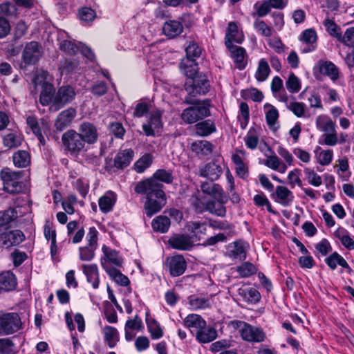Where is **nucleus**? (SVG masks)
<instances>
[{
    "instance_id": "nucleus-1",
    "label": "nucleus",
    "mask_w": 354,
    "mask_h": 354,
    "mask_svg": "<svg viewBox=\"0 0 354 354\" xmlns=\"http://www.w3.org/2000/svg\"><path fill=\"white\" fill-rule=\"evenodd\" d=\"M187 95L185 102L192 106L185 109L180 118L186 124H194L210 115L211 101L205 100H195L194 97L206 94L209 91L208 81L206 80H190L185 85Z\"/></svg>"
},
{
    "instance_id": "nucleus-2",
    "label": "nucleus",
    "mask_w": 354,
    "mask_h": 354,
    "mask_svg": "<svg viewBox=\"0 0 354 354\" xmlns=\"http://www.w3.org/2000/svg\"><path fill=\"white\" fill-rule=\"evenodd\" d=\"M137 194L146 196L145 210L148 217L160 212L166 204V196L163 191V185L156 182L151 177L137 183L134 187Z\"/></svg>"
},
{
    "instance_id": "nucleus-3",
    "label": "nucleus",
    "mask_w": 354,
    "mask_h": 354,
    "mask_svg": "<svg viewBox=\"0 0 354 354\" xmlns=\"http://www.w3.org/2000/svg\"><path fill=\"white\" fill-rule=\"evenodd\" d=\"M22 171H15L4 169L1 171L3 189L10 194L24 193L27 190L26 184L21 180Z\"/></svg>"
},
{
    "instance_id": "nucleus-4",
    "label": "nucleus",
    "mask_w": 354,
    "mask_h": 354,
    "mask_svg": "<svg viewBox=\"0 0 354 354\" xmlns=\"http://www.w3.org/2000/svg\"><path fill=\"white\" fill-rule=\"evenodd\" d=\"M62 140L64 146L73 156H77L84 150L86 142L75 130L71 129L64 133Z\"/></svg>"
},
{
    "instance_id": "nucleus-5",
    "label": "nucleus",
    "mask_w": 354,
    "mask_h": 354,
    "mask_svg": "<svg viewBox=\"0 0 354 354\" xmlns=\"http://www.w3.org/2000/svg\"><path fill=\"white\" fill-rule=\"evenodd\" d=\"M232 324L236 328H240L242 338L250 342H261L264 341L266 335L263 330L246 322L233 321Z\"/></svg>"
},
{
    "instance_id": "nucleus-6",
    "label": "nucleus",
    "mask_w": 354,
    "mask_h": 354,
    "mask_svg": "<svg viewBox=\"0 0 354 354\" xmlns=\"http://www.w3.org/2000/svg\"><path fill=\"white\" fill-rule=\"evenodd\" d=\"M21 327L19 315L16 313H8L0 315V335H8L18 331Z\"/></svg>"
},
{
    "instance_id": "nucleus-7",
    "label": "nucleus",
    "mask_w": 354,
    "mask_h": 354,
    "mask_svg": "<svg viewBox=\"0 0 354 354\" xmlns=\"http://www.w3.org/2000/svg\"><path fill=\"white\" fill-rule=\"evenodd\" d=\"M43 49L41 46L35 41L27 43L22 52V61L25 65H34L41 57Z\"/></svg>"
},
{
    "instance_id": "nucleus-8",
    "label": "nucleus",
    "mask_w": 354,
    "mask_h": 354,
    "mask_svg": "<svg viewBox=\"0 0 354 354\" xmlns=\"http://www.w3.org/2000/svg\"><path fill=\"white\" fill-rule=\"evenodd\" d=\"M102 251L103 256L101 258L100 262L105 271L114 269L115 268L113 266L117 267L122 266L123 259L115 250L103 245Z\"/></svg>"
},
{
    "instance_id": "nucleus-9",
    "label": "nucleus",
    "mask_w": 354,
    "mask_h": 354,
    "mask_svg": "<svg viewBox=\"0 0 354 354\" xmlns=\"http://www.w3.org/2000/svg\"><path fill=\"white\" fill-rule=\"evenodd\" d=\"M74 88L70 86H61L53 97V108L59 110L65 104L70 103L75 97Z\"/></svg>"
},
{
    "instance_id": "nucleus-10",
    "label": "nucleus",
    "mask_w": 354,
    "mask_h": 354,
    "mask_svg": "<svg viewBox=\"0 0 354 354\" xmlns=\"http://www.w3.org/2000/svg\"><path fill=\"white\" fill-rule=\"evenodd\" d=\"M194 241L193 237L185 234H176L171 236L168 240V244L174 249L189 251L193 246Z\"/></svg>"
},
{
    "instance_id": "nucleus-11",
    "label": "nucleus",
    "mask_w": 354,
    "mask_h": 354,
    "mask_svg": "<svg viewBox=\"0 0 354 354\" xmlns=\"http://www.w3.org/2000/svg\"><path fill=\"white\" fill-rule=\"evenodd\" d=\"M166 266L171 276L178 277L185 272L187 263L183 255L178 254L167 257L166 259Z\"/></svg>"
},
{
    "instance_id": "nucleus-12",
    "label": "nucleus",
    "mask_w": 354,
    "mask_h": 354,
    "mask_svg": "<svg viewBox=\"0 0 354 354\" xmlns=\"http://www.w3.org/2000/svg\"><path fill=\"white\" fill-rule=\"evenodd\" d=\"M25 239L24 233L18 230L0 234V245L6 248L21 243Z\"/></svg>"
},
{
    "instance_id": "nucleus-13",
    "label": "nucleus",
    "mask_w": 354,
    "mask_h": 354,
    "mask_svg": "<svg viewBox=\"0 0 354 354\" xmlns=\"http://www.w3.org/2000/svg\"><path fill=\"white\" fill-rule=\"evenodd\" d=\"M180 68L181 72L188 78L185 84L190 80H207L205 76L198 75V65L195 60L191 59H183L180 63Z\"/></svg>"
},
{
    "instance_id": "nucleus-14",
    "label": "nucleus",
    "mask_w": 354,
    "mask_h": 354,
    "mask_svg": "<svg viewBox=\"0 0 354 354\" xmlns=\"http://www.w3.org/2000/svg\"><path fill=\"white\" fill-rule=\"evenodd\" d=\"M222 173V167L214 162H208L200 167L198 171L200 176L207 178L211 181L218 180Z\"/></svg>"
},
{
    "instance_id": "nucleus-15",
    "label": "nucleus",
    "mask_w": 354,
    "mask_h": 354,
    "mask_svg": "<svg viewBox=\"0 0 354 354\" xmlns=\"http://www.w3.org/2000/svg\"><path fill=\"white\" fill-rule=\"evenodd\" d=\"M77 111L74 108H68L62 111L57 116L55 126L59 131H62L68 127L75 117Z\"/></svg>"
},
{
    "instance_id": "nucleus-16",
    "label": "nucleus",
    "mask_w": 354,
    "mask_h": 354,
    "mask_svg": "<svg viewBox=\"0 0 354 354\" xmlns=\"http://www.w3.org/2000/svg\"><path fill=\"white\" fill-rule=\"evenodd\" d=\"M85 142L93 144L97 142L98 133L96 127L90 122H83L79 128L77 132Z\"/></svg>"
},
{
    "instance_id": "nucleus-17",
    "label": "nucleus",
    "mask_w": 354,
    "mask_h": 354,
    "mask_svg": "<svg viewBox=\"0 0 354 354\" xmlns=\"http://www.w3.org/2000/svg\"><path fill=\"white\" fill-rule=\"evenodd\" d=\"M275 202L281 204L283 207L289 206L294 200L292 192L286 187L277 186L275 193L273 194Z\"/></svg>"
},
{
    "instance_id": "nucleus-18",
    "label": "nucleus",
    "mask_w": 354,
    "mask_h": 354,
    "mask_svg": "<svg viewBox=\"0 0 354 354\" xmlns=\"http://www.w3.org/2000/svg\"><path fill=\"white\" fill-rule=\"evenodd\" d=\"M83 273L86 277L87 282L92 285L94 289L99 287V272L96 264H83L82 266Z\"/></svg>"
},
{
    "instance_id": "nucleus-19",
    "label": "nucleus",
    "mask_w": 354,
    "mask_h": 354,
    "mask_svg": "<svg viewBox=\"0 0 354 354\" xmlns=\"http://www.w3.org/2000/svg\"><path fill=\"white\" fill-rule=\"evenodd\" d=\"M133 156V149H120L114 158V166L118 169L127 167L131 162Z\"/></svg>"
},
{
    "instance_id": "nucleus-20",
    "label": "nucleus",
    "mask_w": 354,
    "mask_h": 354,
    "mask_svg": "<svg viewBox=\"0 0 354 354\" xmlns=\"http://www.w3.org/2000/svg\"><path fill=\"white\" fill-rule=\"evenodd\" d=\"M161 114L159 111L152 113L147 123L142 125V130L147 136H154L155 130L162 127Z\"/></svg>"
},
{
    "instance_id": "nucleus-21",
    "label": "nucleus",
    "mask_w": 354,
    "mask_h": 354,
    "mask_svg": "<svg viewBox=\"0 0 354 354\" xmlns=\"http://www.w3.org/2000/svg\"><path fill=\"white\" fill-rule=\"evenodd\" d=\"M183 324L188 328L192 333L198 332L203 326H205L206 322L201 315L189 314L183 320Z\"/></svg>"
},
{
    "instance_id": "nucleus-22",
    "label": "nucleus",
    "mask_w": 354,
    "mask_h": 354,
    "mask_svg": "<svg viewBox=\"0 0 354 354\" xmlns=\"http://www.w3.org/2000/svg\"><path fill=\"white\" fill-rule=\"evenodd\" d=\"M229 49L231 57L234 59L236 68L240 70L245 67L246 62L245 60V50L243 48L235 45L226 46Z\"/></svg>"
},
{
    "instance_id": "nucleus-23",
    "label": "nucleus",
    "mask_w": 354,
    "mask_h": 354,
    "mask_svg": "<svg viewBox=\"0 0 354 354\" xmlns=\"http://www.w3.org/2000/svg\"><path fill=\"white\" fill-rule=\"evenodd\" d=\"M162 31L168 37L174 38L183 32V26L178 20H169L164 23Z\"/></svg>"
},
{
    "instance_id": "nucleus-24",
    "label": "nucleus",
    "mask_w": 354,
    "mask_h": 354,
    "mask_svg": "<svg viewBox=\"0 0 354 354\" xmlns=\"http://www.w3.org/2000/svg\"><path fill=\"white\" fill-rule=\"evenodd\" d=\"M225 40L226 46L233 45V41L238 44L242 43L243 40V36L239 32L238 27L234 22L229 23L225 34Z\"/></svg>"
},
{
    "instance_id": "nucleus-25",
    "label": "nucleus",
    "mask_w": 354,
    "mask_h": 354,
    "mask_svg": "<svg viewBox=\"0 0 354 354\" xmlns=\"http://www.w3.org/2000/svg\"><path fill=\"white\" fill-rule=\"evenodd\" d=\"M17 286V279L15 275L10 271L3 272L0 274V290L6 292L15 289Z\"/></svg>"
},
{
    "instance_id": "nucleus-26",
    "label": "nucleus",
    "mask_w": 354,
    "mask_h": 354,
    "mask_svg": "<svg viewBox=\"0 0 354 354\" xmlns=\"http://www.w3.org/2000/svg\"><path fill=\"white\" fill-rule=\"evenodd\" d=\"M187 228L191 232L193 240L198 241L202 236L206 234L207 225L205 222L190 221L187 225Z\"/></svg>"
},
{
    "instance_id": "nucleus-27",
    "label": "nucleus",
    "mask_w": 354,
    "mask_h": 354,
    "mask_svg": "<svg viewBox=\"0 0 354 354\" xmlns=\"http://www.w3.org/2000/svg\"><path fill=\"white\" fill-rule=\"evenodd\" d=\"M315 124L317 129L324 133H332L336 130V124L327 115H321L317 117Z\"/></svg>"
},
{
    "instance_id": "nucleus-28",
    "label": "nucleus",
    "mask_w": 354,
    "mask_h": 354,
    "mask_svg": "<svg viewBox=\"0 0 354 354\" xmlns=\"http://www.w3.org/2000/svg\"><path fill=\"white\" fill-rule=\"evenodd\" d=\"M188 303L193 310H205L212 307L211 300L207 297L191 295Z\"/></svg>"
},
{
    "instance_id": "nucleus-29",
    "label": "nucleus",
    "mask_w": 354,
    "mask_h": 354,
    "mask_svg": "<svg viewBox=\"0 0 354 354\" xmlns=\"http://www.w3.org/2000/svg\"><path fill=\"white\" fill-rule=\"evenodd\" d=\"M212 182H203L201 185V189L203 193L220 199L223 197V190L218 184L213 183Z\"/></svg>"
},
{
    "instance_id": "nucleus-30",
    "label": "nucleus",
    "mask_w": 354,
    "mask_h": 354,
    "mask_svg": "<svg viewBox=\"0 0 354 354\" xmlns=\"http://www.w3.org/2000/svg\"><path fill=\"white\" fill-rule=\"evenodd\" d=\"M170 225L171 221L169 218L164 215L158 216L151 221V227L153 231L162 234L167 232Z\"/></svg>"
},
{
    "instance_id": "nucleus-31",
    "label": "nucleus",
    "mask_w": 354,
    "mask_h": 354,
    "mask_svg": "<svg viewBox=\"0 0 354 354\" xmlns=\"http://www.w3.org/2000/svg\"><path fill=\"white\" fill-rule=\"evenodd\" d=\"M116 201V196L112 192H106L99 199V207L102 212L107 213L112 210Z\"/></svg>"
},
{
    "instance_id": "nucleus-32",
    "label": "nucleus",
    "mask_w": 354,
    "mask_h": 354,
    "mask_svg": "<svg viewBox=\"0 0 354 354\" xmlns=\"http://www.w3.org/2000/svg\"><path fill=\"white\" fill-rule=\"evenodd\" d=\"M266 120L268 125L271 129L276 130V124L279 118V111L272 105L266 103L264 105Z\"/></svg>"
},
{
    "instance_id": "nucleus-33",
    "label": "nucleus",
    "mask_w": 354,
    "mask_h": 354,
    "mask_svg": "<svg viewBox=\"0 0 354 354\" xmlns=\"http://www.w3.org/2000/svg\"><path fill=\"white\" fill-rule=\"evenodd\" d=\"M325 262L331 270H335L337 266L339 265L349 271L351 270L346 261L336 252L326 258Z\"/></svg>"
},
{
    "instance_id": "nucleus-34",
    "label": "nucleus",
    "mask_w": 354,
    "mask_h": 354,
    "mask_svg": "<svg viewBox=\"0 0 354 354\" xmlns=\"http://www.w3.org/2000/svg\"><path fill=\"white\" fill-rule=\"evenodd\" d=\"M229 256L239 260H244L246 258L245 245L241 241H235L228 248Z\"/></svg>"
},
{
    "instance_id": "nucleus-35",
    "label": "nucleus",
    "mask_w": 354,
    "mask_h": 354,
    "mask_svg": "<svg viewBox=\"0 0 354 354\" xmlns=\"http://www.w3.org/2000/svg\"><path fill=\"white\" fill-rule=\"evenodd\" d=\"M319 71L322 74L327 75L333 81L338 79L339 72L338 68L331 62H323L319 64Z\"/></svg>"
},
{
    "instance_id": "nucleus-36",
    "label": "nucleus",
    "mask_w": 354,
    "mask_h": 354,
    "mask_svg": "<svg viewBox=\"0 0 354 354\" xmlns=\"http://www.w3.org/2000/svg\"><path fill=\"white\" fill-rule=\"evenodd\" d=\"M216 330L210 326H203L196 333V339L203 343H208L213 341L216 337Z\"/></svg>"
},
{
    "instance_id": "nucleus-37",
    "label": "nucleus",
    "mask_w": 354,
    "mask_h": 354,
    "mask_svg": "<svg viewBox=\"0 0 354 354\" xmlns=\"http://www.w3.org/2000/svg\"><path fill=\"white\" fill-rule=\"evenodd\" d=\"M239 295L242 297L243 300L252 304L257 303L260 299L261 295L259 291L254 288H239Z\"/></svg>"
},
{
    "instance_id": "nucleus-38",
    "label": "nucleus",
    "mask_w": 354,
    "mask_h": 354,
    "mask_svg": "<svg viewBox=\"0 0 354 354\" xmlns=\"http://www.w3.org/2000/svg\"><path fill=\"white\" fill-rule=\"evenodd\" d=\"M196 133L200 136H207L216 131L214 122L211 120H206L196 124Z\"/></svg>"
},
{
    "instance_id": "nucleus-39",
    "label": "nucleus",
    "mask_w": 354,
    "mask_h": 354,
    "mask_svg": "<svg viewBox=\"0 0 354 354\" xmlns=\"http://www.w3.org/2000/svg\"><path fill=\"white\" fill-rule=\"evenodd\" d=\"M17 209L9 208L0 212V227H8V225L18 218Z\"/></svg>"
},
{
    "instance_id": "nucleus-40",
    "label": "nucleus",
    "mask_w": 354,
    "mask_h": 354,
    "mask_svg": "<svg viewBox=\"0 0 354 354\" xmlns=\"http://www.w3.org/2000/svg\"><path fill=\"white\" fill-rule=\"evenodd\" d=\"M317 38V33L313 29H307L303 32L301 39L306 44L308 45L306 48L304 49V52H310L315 49Z\"/></svg>"
},
{
    "instance_id": "nucleus-41",
    "label": "nucleus",
    "mask_w": 354,
    "mask_h": 354,
    "mask_svg": "<svg viewBox=\"0 0 354 354\" xmlns=\"http://www.w3.org/2000/svg\"><path fill=\"white\" fill-rule=\"evenodd\" d=\"M3 142L8 149L16 148L22 144L23 136L18 133H9L3 136Z\"/></svg>"
},
{
    "instance_id": "nucleus-42",
    "label": "nucleus",
    "mask_w": 354,
    "mask_h": 354,
    "mask_svg": "<svg viewBox=\"0 0 354 354\" xmlns=\"http://www.w3.org/2000/svg\"><path fill=\"white\" fill-rule=\"evenodd\" d=\"M191 149L196 153L208 156L212 152V145L207 140L196 141L192 144Z\"/></svg>"
},
{
    "instance_id": "nucleus-43",
    "label": "nucleus",
    "mask_w": 354,
    "mask_h": 354,
    "mask_svg": "<svg viewBox=\"0 0 354 354\" xmlns=\"http://www.w3.org/2000/svg\"><path fill=\"white\" fill-rule=\"evenodd\" d=\"M12 160L16 167L19 168L26 167L30 162V156L28 151L19 150L13 154Z\"/></svg>"
},
{
    "instance_id": "nucleus-44",
    "label": "nucleus",
    "mask_w": 354,
    "mask_h": 354,
    "mask_svg": "<svg viewBox=\"0 0 354 354\" xmlns=\"http://www.w3.org/2000/svg\"><path fill=\"white\" fill-rule=\"evenodd\" d=\"M315 153L317 161L319 165L326 166L331 163L333 158L332 149L321 150V148L317 147Z\"/></svg>"
},
{
    "instance_id": "nucleus-45",
    "label": "nucleus",
    "mask_w": 354,
    "mask_h": 354,
    "mask_svg": "<svg viewBox=\"0 0 354 354\" xmlns=\"http://www.w3.org/2000/svg\"><path fill=\"white\" fill-rule=\"evenodd\" d=\"M270 73V66L265 59H261L255 73V78L258 82L266 81Z\"/></svg>"
},
{
    "instance_id": "nucleus-46",
    "label": "nucleus",
    "mask_w": 354,
    "mask_h": 354,
    "mask_svg": "<svg viewBox=\"0 0 354 354\" xmlns=\"http://www.w3.org/2000/svg\"><path fill=\"white\" fill-rule=\"evenodd\" d=\"M104 339L110 348L116 345L119 340V335L117 329L113 326H106L104 328Z\"/></svg>"
},
{
    "instance_id": "nucleus-47",
    "label": "nucleus",
    "mask_w": 354,
    "mask_h": 354,
    "mask_svg": "<svg viewBox=\"0 0 354 354\" xmlns=\"http://www.w3.org/2000/svg\"><path fill=\"white\" fill-rule=\"evenodd\" d=\"M205 210L220 217L225 216L226 214V209L223 203H216L214 201H208L205 203Z\"/></svg>"
},
{
    "instance_id": "nucleus-48",
    "label": "nucleus",
    "mask_w": 354,
    "mask_h": 354,
    "mask_svg": "<svg viewBox=\"0 0 354 354\" xmlns=\"http://www.w3.org/2000/svg\"><path fill=\"white\" fill-rule=\"evenodd\" d=\"M253 28L262 37H270L272 35V28L261 19H256L253 23Z\"/></svg>"
},
{
    "instance_id": "nucleus-49",
    "label": "nucleus",
    "mask_w": 354,
    "mask_h": 354,
    "mask_svg": "<svg viewBox=\"0 0 354 354\" xmlns=\"http://www.w3.org/2000/svg\"><path fill=\"white\" fill-rule=\"evenodd\" d=\"M148 330L154 339H160L163 335L160 324L153 319H146Z\"/></svg>"
},
{
    "instance_id": "nucleus-50",
    "label": "nucleus",
    "mask_w": 354,
    "mask_h": 354,
    "mask_svg": "<svg viewBox=\"0 0 354 354\" xmlns=\"http://www.w3.org/2000/svg\"><path fill=\"white\" fill-rule=\"evenodd\" d=\"M54 88L51 84H46L43 88L39 97L40 103L44 105H48L52 102L53 106Z\"/></svg>"
},
{
    "instance_id": "nucleus-51",
    "label": "nucleus",
    "mask_w": 354,
    "mask_h": 354,
    "mask_svg": "<svg viewBox=\"0 0 354 354\" xmlns=\"http://www.w3.org/2000/svg\"><path fill=\"white\" fill-rule=\"evenodd\" d=\"M108 275L118 285L127 286L129 284V279L116 268L106 271Z\"/></svg>"
},
{
    "instance_id": "nucleus-52",
    "label": "nucleus",
    "mask_w": 354,
    "mask_h": 354,
    "mask_svg": "<svg viewBox=\"0 0 354 354\" xmlns=\"http://www.w3.org/2000/svg\"><path fill=\"white\" fill-rule=\"evenodd\" d=\"M153 157L150 153H145L134 164V169L138 173L143 172L152 163Z\"/></svg>"
},
{
    "instance_id": "nucleus-53",
    "label": "nucleus",
    "mask_w": 354,
    "mask_h": 354,
    "mask_svg": "<svg viewBox=\"0 0 354 354\" xmlns=\"http://www.w3.org/2000/svg\"><path fill=\"white\" fill-rule=\"evenodd\" d=\"M79 62L75 59H65L61 62L59 70L62 74H70L76 71Z\"/></svg>"
},
{
    "instance_id": "nucleus-54",
    "label": "nucleus",
    "mask_w": 354,
    "mask_h": 354,
    "mask_svg": "<svg viewBox=\"0 0 354 354\" xmlns=\"http://www.w3.org/2000/svg\"><path fill=\"white\" fill-rule=\"evenodd\" d=\"M286 86L290 93H298L301 89L300 80L293 73H290L286 82Z\"/></svg>"
},
{
    "instance_id": "nucleus-55",
    "label": "nucleus",
    "mask_w": 354,
    "mask_h": 354,
    "mask_svg": "<svg viewBox=\"0 0 354 354\" xmlns=\"http://www.w3.org/2000/svg\"><path fill=\"white\" fill-rule=\"evenodd\" d=\"M186 58L195 60L201 54V48L194 41H190L185 48Z\"/></svg>"
},
{
    "instance_id": "nucleus-56",
    "label": "nucleus",
    "mask_w": 354,
    "mask_h": 354,
    "mask_svg": "<svg viewBox=\"0 0 354 354\" xmlns=\"http://www.w3.org/2000/svg\"><path fill=\"white\" fill-rule=\"evenodd\" d=\"M16 206L13 209H19L18 218L24 216L31 212V201L28 198H26L22 200V203H20L19 199L15 202Z\"/></svg>"
},
{
    "instance_id": "nucleus-57",
    "label": "nucleus",
    "mask_w": 354,
    "mask_h": 354,
    "mask_svg": "<svg viewBox=\"0 0 354 354\" xmlns=\"http://www.w3.org/2000/svg\"><path fill=\"white\" fill-rule=\"evenodd\" d=\"M97 248L88 245L80 247L79 248L80 259L81 261H90L93 259L95 257V251Z\"/></svg>"
},
{
    "instance_id": "nucleus-58",
    "label": "nucleus",
    "mask_w": 354,
    "mask_h": 354,
    "mask_svg": "<svg viewBox=\"0 0 354 354\" xmlns=\"http://www.w3.org/2000/svg\"><path fill=\"white\" fill-rule=\"evenodd\" d=\"M156 182L171 183L173 181V176L171 172L165 169H158L151 176Z\"/></svg>"
},
{
    "instance_id": "nucleus-59",
    "label": "nucleus",
    "mask_w": 354,
    "mask_h": 354,
    "mask_svg": "<svg viewBox=\"0 0 354 354\" xmlns=\"http://www.w3.org/2000/svg\"><path fill=\"white\" fill-rule=\"evenodd\" d=\"M327 32L333 37L337 38L338 40L341 39L340 28L335 24V22L329 19H326L324 21Z\"/></svg>"
},
{
    "instance_id": "nucleus-60",
    "label": "nucleus",
    "mask_w": 354,
    "mask_h": 354,
    "mask_svg": "<svg viewBox=\"0 0 354 354\" xmlns=\"http://www.w3.org/2000/svg\"><path fill=\"white\" fill-rule=\"evenodd\" d=\"M236 271L242 277H248L257 272V268L252 263L245 262L237 267Z\"/></svg>"
},
{
    "instance_id": "nucleus-61",
    "label": "nucleus",
    "mask_w": 354,
    "mask_h": 354,
    "mask_svg": "<svg viewBox=\"0 0 354 354\" xmlns=\"http://www.w3.org/2000/svg\"><path fill=\"white\" fill-rule=\"evenodd\" d=\"M15 353V345L10 339H0V354H13Z\"/></svg>"
},
{
    "instance_id": "nucleus-62",
    "label": "nucleus",
    "mask_w": 354,
    "mask_h": 354,
    "mask_svg": "<svg viewBox=\"0 0 354 354\" xmlns=\"http://www.w3.org/2000/svg\"><path fill=\"white\" fill-rule=\"evenodd\" d=\"M304 174L306 176V178L308 180V182L315 186V187H319L322 185V178L321 177L315 173V171L308 167H306L304 170Z\"/></svg>"
},
{
    "instance_id": "nucleus-63",
    "label": "nucleus",
    "mask_w": 354,
    "mask_h": 354,
    "mask_svg": "<svg viewBox=\"0 0 354 354\" xmlns=\"http://www.w3.org/2000/svg\"><path fill=\"white\" fill-rule=\"evenodd\" d=\"M28 26L23 21H18L13 28L12 36L13 41L21 39L27 32Z\"/></svg>"
},
{
    "instance_id": "nucleus-64",
    "label": "nucleus",
    "mask_w": 354,
    "mask_h": 354,
    "mask_svg": "<svg viewBox=\"0 0 354 354\" xmlns=\"http://www.w3.org/2000/svg\"><path fill=\"white\" fill-rule=\"evenodd\" d=\"M80 47L78 44L68 40H64L60 43V49L66 52L68 55H75L79 52Z\"/></svg>"
}]
</instances>
